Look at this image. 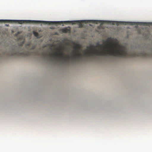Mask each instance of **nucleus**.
Masks as SVG:
<instances>
[{
    "label": "nucleus",
    "instance_id": "nucleus-2",
    "mask_svg": "<svg viewBox=\"0 0 152 152\" xmlns=\"http://www.w3.org/2000/svg\"><path fill=\"white\" fill-rule=\"evenodd\" d=\"M20 47L17 50H12L10 52V55L11 56H28L31 55V53L29 51H24L23 50H20Z\"/></svg>",
    "mask_w": 152,
    "mask_h": 152
},
{
    "label": "nucleus",
    "instance_id": "nucleus-3",
    "mask_svg": "<svg viewBox=\"0 0 152 152\" xmlns=\"http://www.w3.org/2000/svg\"><path fill=\"white\" fill-rule=\"evenodd\" d=\"M33 53L34 55L37 56L41 55L44 57L48 56L47 53L43 52H42L41 53H40L38 51H34Z\"/></svg>",
    "mask_w": 152,
    "mask_h": 152
},
{
    "label": "nucleus",
    "instance_id": "nucleus-8",
    "mask_svg": "<svg viewBox=\"0 0 152 152\" xmlns=\"http://www.w3.org/2000/svg\"><path fill=\"white\" fill-rule=\"evenodd\" d=\"M19 34V32H18V34Z\"/></svg>",
    "mask_w": 152,
    "mask_h": 152
},
{
    "label": "nucleus",
    "instance_id": "nucleus-4",
    "mask_svg": "<svg viewBox=\"0 0 152 152\" xmlns=\"http://www.w3.org/2000/svg\"><path fill=\"white\" fill-rule=\"evenodd\" d=\"M71 28L70 27L68 26L67 27H65L61 29V32L64 33H70Z\"/></svg>",
    "mask_w": 152,
    "mask_h": 152
},
{
    "label": "nucleus",
    "instance_id": "nucleus-1",
    "mask_svg": "<svg viewBox=\"0 0 152 152\" xmlns=\"http://www.w3.org/2000/svg\"><path fill=\"white\" fill-rule=\"evenodd\" d=\"M18 23L20 24L23 23H42L44 24H61L62 23H71L72 24L76 23H79V26L81 28V20L74 21H48L34 20H0V23Z\"/></svg>",
    "mask_w": 152,
    "mask_h": 152
},
{
    "label": "nucleus",
    "instance_id": "nucleus-7",
    "mask_svg": "<svg viewBox=\"0 0 152 152\" xmlns=\"http://www.w3.org/2000/svg\"><path fill=\"white\" fill-rule=\"evenodd\" d=\"M5 26H9V25L8 24H6L5 25Z\"/></svg>",
    "mask_w": 152,
    "mask_h": 152
},
{
    "label": "nucleus",
    "instance_id": "nucleus-5",
    "mask_svg": "<svg viewBox=\"0 0 152 152\" xmlns=\"http://www.w3.org/2000/svg\"><path fill=\"white\" fill-rule=\"evenodd\" d=\"M33 34L34 36H35L36 37H37L38 38H40V37H39V34L38 32H37L35 31H33Z\"/></svg>",
    "mask_w": 152,
    "mask_h": 152
},
{
    "label": "nucleus",
    "instance_id": "nucleus-6",
    "mask_svg": "<svg viewBox=\"0 0 152 152\" xmlns=\"http://www.w3.org/2000/svg\"><path fill=\"white\" fill-rule=\"evenodd\" d=\"M36 48V46L34 45L32 46L30 48V49L31 50H34Z\"/></svg>",
    "mask_w": 152,
    "mask_h": 152
}]
</instances>
